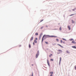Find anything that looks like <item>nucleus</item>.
<instances>
[{"instance_id": "1", "label": "nucleus", "mask_w": 76, "mask_h": 76, "mask_svg": "<svg viewBox=\"0 0 76 76\" xmlns=\"http://www.w3.org/2000/svg\"><path fill=\"white\" fill-rule=\"evenodd\" d=\"M39 55V51H37V54L36 55V58H37V57H38Z\"/></svg>"}, {"instance_id": "2", "label": "nucleus", "mask_w": 76, "mask_h": 76, "mask_svg": "<svg viewBox=\"0 0 76 76\" xmlns=\"http://www.w3.org/2000/svg\"><path fill=\"white\" fill-rule=\"evenodd\" d=\"M61 57L60 58V61L59 63V64H60L61 63Z\"/></svg>"}, {"instance_id": "3", "label": "nucleus", "mask_w": 76, "mask_h": 76, "mask_svg": "<svg viewBox=\"0 0 76 76\" xmlns=\"http://www.w3.org/2000/svg\"><path fill=\"white\" fill-rule=\"evenodd\" d=\"M47 61L48 64V66H50V64H49V61H48V60L47 59Z\"/></svg>"}, {"instance_id": "4", "label": "nucleus", "mask_w": 76, "mask_h": 76, "mask_svg": "<svg viewBox=\"0 0 76 76\" xmlns=\"http://www.w3.org/2000/svg\"><path fill=\"white\" fill-rule=\"evenodd\" d=\"M34 39V37H32L30 39V41H32L33 40V39Z\"/></svg>"}, {"instance_id": "5", "label": "nucleus", "mask_w": 76, "mask_h": 76, "mask_svg": "<svg viewBox=\"0 0 76 76\" xmlns=\"http://www.w3.org/2000/svg\"><path fill=\"white\" fill-rule=\"evenodd\" d=\"M59 46H60V47H61L62 48H63V47L61 46V45L59 44H57Z\"/></svg>"}, {"instance_id": "6", "label": "nucleus", "mask_w": 76, "mask_h": 76, "mask_svg": "<svg viewBox=\"0 0 76 76\" xmlns=\"http://www.w3.org/2000/svg\"><path fill=\"white\" fill-rule=\"evenodd\" d=\"M44 37H45V35H44L42 37V42L44 39Z\"/></svg>"}, {"instance_id": "7", "label": "nucleus", "mask_w": 76, "mask_h": 76, "mask_svg": "<svg viewBox=\"0 0 76 76\" xmlns=\"http://www.w3.org/2000/svg\"><path fill=\"white\" fill-rule=\"evenodd\" d=\"M72 44H76V42H75L74 41H72Z\"/></svg>"}, {"instance_id": "8", "label": "nucleus", "mask_w": 76, "mask_h": 76, "mask_svg": "<svg viewBox=\"0 0 76 76\" xmlns=\"http://www.w3.org/2000/svg\"><path fill=\"white\" fill-rule=\"evenodd\" d=\"M76 15V14H72L71 15H70L69 16H73V15Z\"/></svg>"}, {"instance_id": "9", "label": "nucleus", "mask_w": 76, "mask_h": 76, "mask_svg": "<svg viewBox=\"0 0 76 76\" xmlns=\"http://www.w3.org/2000/svg\"><path fill=\"white\" fill-rule=\"evenodd\" d=\"M68 29H69V30H70V26H68Z\"/></svg>"}, {"instance_id": "10", "label": "nucleus", "mask_w": 76, "mask_h": 76, "mask_svg": "<svg viewBox=\"0 0 76 76\" xmlns=\"http://www.w3.org/2000/svg\"><path fill=\"white\" fill-rule=\"evenodd\" d=\"M58 52H62V51L60 50H58Z\"/></svg>"}, {"instance_id": "11", "label": "nucleus", "mask_w": 76, "mask_h": 76, "mask_svg": "<svg viewBox=\"0 0 76 76\" xmlns=\"http://www.w3.org/2000/svg\"><path fill=\"white\" fill-rule=\"evenodd\" d=\"M50 37H57L54 36H50Z\"/></svg>"}, {"instance_id": "12", "label": "nucleus", "mask_w": 76, "mask_h": 76, "mask_svg": "<svg viewBox=\"0 0 76 76\" xmlns=\"http://www.w3.org/2000/svg\"><path fill=\"white\" fill-rule=\"evenodd\" d=\"M72 48H75V49H76V47H75V46H72Z\"/></svg>"}, {"instance_id": "13", "label": "nucleus", "mask_w": 76, "mask_h": 76, "mask_svg": "<svg viewBox=\"0 0 76 76\" xmlns=\"http://www.w3.org/2000/svg\"><path fill=\"white\" fill-rule=\"evenodd\" d=\"M42 35V33H41L40 34V36H39V38H41V36Z\"/></svg>"}, {"instance_id": "14", "label": "nucleus", "mask_w": 76, "mask_h": 76, "mask_svg": "<svg viewBox=\"0 0 76 76\" xmlns=\"http://www.w3.org/2000/svg\"><path fill=\"white\" fill-rule=\"evenodd\" d=\"M31 47V45L29 44V48H30Z\"/></svg>"}, {"instance_id": "15", "label": "nucleus", "mask_w": 76, "mask_h": 76, "mask_svg": "<svg viewBox=\"0 0 76 76\" xmlns=\"http://www.w3.org/2000/svg\"><path fill=\"white\" fill-rule=\"evenodd\" d=\"M53 72H50V74H51V75H53Z\"/></svg>"}, {"instance_id": "16", "label": "nucleus", "mask_w": 76, "mask_h": 76, "mask_svg": "<svg viewBox=\"0 0 76 76\" xmlns=\"http://www.w3.org/2000/svg\"><path fill=\"white\" fill-rule=\"evenodd\" d=\"M59 30L60 31H61L62 30V29H61V27H60L59 28Z\"/></svg>"}, {"instance_id": "17", "label": "nucleus", "mask_w": 76, "mask_h": 76, "mask_svg": "<svg viewBox=\"0 0 76 76\" xmlns=\"http://www.w3.org/2000/svg\"><path fill=\"white\" fill-rule=\"evenodd\" d=\"M38 35V33H37L35 34V35Z\"/></svg>"}, {"instance_id": "18", "label": "nucleus", "mask_w": 76, "mask_h": 76, "mask_svg": "<svg viewBox=\"0 0 76 76\" xmlns=\"http://www.w3.org/2000/svg\"><path fill=\"white\" fill-rule=\"evenodd\" d=\"M53 56V55L52 54H51L50 56H49V57H51V56Z\"/></svg>"}, {"instance_id": "19", "label": "nucleus", "mask_w": 76, "mask_h": 76, "mask_svg": "<svg viewBox=\"0 0 76 76\" xmlns=\"http://www.w3.org/2000/svg\"><path fill=\"white\" fill-rule=\"evenodd\" d=\"M62 39H63V40H64V41H66V39H64V38H62Z\"/></svg>"}, {"instance_id": "20", "label": "nucleus", "mask_w": 76, "mask_h": 76, "mask_svg": "<svg viewBox=\"0 0 76 76\" xmlns=\"http://www.w3.org/2000/svg\"><path fill=\"white\" fill-rule=\"evenodd\" d=\"M56 40L57 42H58V41H59V40L58 39H56Z\"/></svg>"}, {"instance_id": "21", "label": "nucleus", "mask_w": 76, "mask_h": 76, "mask_svg": "<svg viewBox=\"0 0 76 76\" xmlns=\"http://www.w3.org/2000/svg\"><path fill=\"white\" fill-rule=\"evenodd\" d=\"M75 23V22H74V21L72 20V23Z\"/></svg>"}, {"instance_id": "22", "label": "nucleus", "mask_w": 76, "mask_h": 76, "mask_svg": "<svg viewBox=\"0 0 76 76\" xmlns=\"http://www.w3.org/2000/svg\"><path fill=\"white\" fill-rule=\"evenodd\" d=\"M45 43L46 44H48V43L47 42H45Z\"/></svg>"}, {"instance_id": "23", "label": "nucleus", "mask_w": 76, "mask_h": 76, "mask_svg": "<svg viewBox=\"0 0 76 76\" xmlns=\"http://www.w3.org/2000/svg\"><path fill=\"white\" fill-rule=\"evenodd\" d=\"M34 42H35V43H37V40H34Z\"/></svg>"}, {"instance_id": "24", "label": "nucleus", "mask_w": 76, "mask_h": 76, "mask_svg": "<svg viewBox=\"0 0 76 76\" xmlns=\"http://www.w3.org/2000/svg\"><path fill=\"white\" fill-rule=\"evenodd\" d=\"M53 60H54L53 59H50V61H53Z\"/></svg>"}, {"instance_id": "25", "label": "nucleus", "mask_w": 76, "mask_h": 76, "mask_svg": "<svg viewBox=\"0 0 76 76\" xmlns=\"http://www.w3.org/2000/svg\"><path fill=\"white\" fill-rule=\"evenodd\" d=\"M69 40H70V41H72V40H73V39H69Z\"/></svg>"}, {"instance_id": "26", "label": "nucleus", "mask_w": 76, "mask_h": 76, "mask_svg": "<svg viewBox=\"0 0 76 76\" xmlns=\"http://www.w3.org/2000/svg\"><path fill=\"white\" fill-rule=\"evenodd\" d=\"M61 43H62L63 41L62 40H61Z\"/></svg>"}, {"instance_id": "27", "label": "nucleus", "mask_w": 76, "mask_h": 76, "mask_svg": "<svg viewBox=\"0 0 76 76\" xmlns=\"http://www.w3.org/2000/svg\"><path fill=\"white\" fill-rule=\"evenodd\" d=\"M66 52L67 53H69V51H66Z\"/></svg>"}, {"instance_id": "28", "label": "nucleus", "mask_w": 76, "mask_h": 76, "mask_svg": "<svg viewBox=\"0 0 76 76\" xmlns=\"http://www.w3.org/2000/svg\"><path fill=\"white\" fill-rule=\"evenodd\" d=\"M37 39H38L37 38H35V40H37Z\"/></svg>"}, {"instance_id": "29", "label": "nucleus", "mask_w": 76, "mask_h": 76, "mask_svg": "<svg viewBox=\"0 0 76 76\" xmlns=\"http://www.w3.org/2000/svg\"><path fill=\"white\" fill-rule=\"evenodd\" d=\"M43 20H41V21H40V22H42V21H43Z\"/></svg>"}, {"instance_id": "30", "label": "nucleus", "mask_w": 76, "mask_h": 76, "mask_svg": "<svg viewBox=\"0 0 76 76\" xmlns=\"http://www.w3.org/2000/svg\"><path fill=\"white\" fill-rule=\"evenodd\" d=\"M33 45H35V43L34 42L33 43Z\"/></svg>"}, {"instance_id": "31", "label": "nucleus", "mask_w": 76, "mask_h": 76, "mask_svg": "<svg viewBox=\"0 0 76 76\" xmlns=\"http://www.w3.org/2000/svg\"><path fill=\"white\" fill-rule=\"evenodd\" d=\"M45 27H46L47 28H48V26H46Z\"/></svg>"}, {"instance_id": "32", "label": "nucleus", "mask_w": 76, "mask_h": 76, "mask_svg": "<svg viewBox=\"0 0 76 76\" xmlns=\"http://www.w3.org/2000/svg\"><path fill=\"white\" fill-rule=\"evenodd\" d=\"M63 44H65V42H63Z\"/></svg>"}, {"instance_id": "33", "label": "nucleus", "mask_w": 76, "mask_h": 76, "mask_svg": "<svg viewBox=\"0 0 76 76\" xmlns=\"http://www.w3.org/2000/svg\"><path fill=\"white\" fill-rule=\"evenodd\" d=\"M75 69L76 70V66L75 67Z\"/></svg>"}, {"instance_id": "34", "label": "nucleus", "mask_w": 76, "mask_h": 76, "mask_svg": "<svg viewBox=\"0 0 76 76\" xmlns=\"http://www.w3.org/2000/svg\"><path fill=\"white\" fill-rule=\"evenodd\" d=\"M50 76H53V75L51 74V75H50Z\"/></svg>"}, {"instance_id": "35", "label": "nucleus", "mask_w": 76, "mask_h": 76, "mask_svg": "<svg viewBox=\"0 0 76 76\" xmlns=\"http://www.w3.org/2000/svg\"><path fill=\"white\" fill-rule=\"evenodd\" d=\"M73 11H75V9H73L72 10Z\"/></svg>"}, {"instance_id": "36", "label": "nucleus", "mask_w": 76, "mask_h": 76, "mask_svg": "<svg viewBox=\"0 0 76 76\" xmlns=\"http://www.w3.org/2000/svg\"><path fill=\"white\" fill-rule=\"evenodd\" d=\"M43 27H42L41 28V29H42Z\"/></svg>"}, {"instance_id": "37", "label": "nucleus", "mask_w": 76, "mask_h": 76, "mask_svg": "<svg viewBox=\"0 0 76 76\" xmlns=\"http://www.w3.org/2000/svg\"><path fill=\"white\" fill-rule=\"evenodd\" d=\"M31 66H34V65H33V64H32L31 65Z\"/></svg>"}]
</instances>
